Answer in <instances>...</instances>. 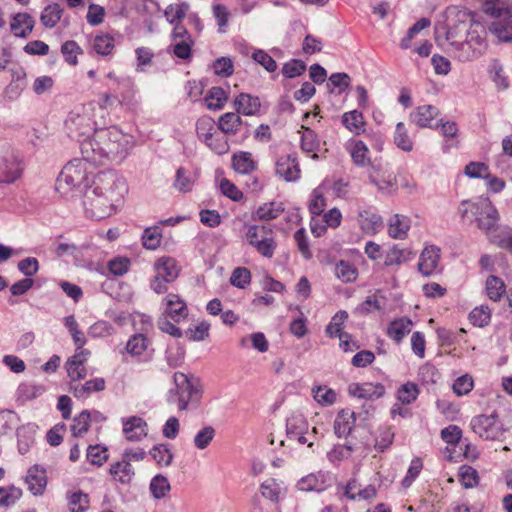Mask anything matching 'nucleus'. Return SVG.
Segmentation results:
<instances>
[{"instance_id":"1","label":"nucleus","mask_w":512,"mask_h":512,"mask_svg":"<svg viewBox=\"0 0 512 512\" xmlns=\"http://www.w3.org/2000/svg\"><path fill=\"white\" fill-rule=\"evenodd\" d=\"M133 147L132 136L115 126L99 129L92 137L80 141L81 159L90 166L104 165L108 161L121 162Z\"/></svg>"},{"instance_id":"2","label":"nucleus","mask_w":512,"mask_h":512,"mask_svg":"<svg viewBox=\"0 0 512 512\" xmlns=\"http://www.w3.org/2000/svg\"><path fill=\"white\" fill-rule=\"evenodd\" d=\"M127 192L125 180L108 171L97 174L93 187L86 189L83 205L86 215L95 220L111 216Z\"/></svg>"},{"instance_id":"3","label":"nucleus","mask_w":512,"mask_h":512,"mask_svg":"<svg viewBox=\"0 0 512 512\" xmlns=\"http://www.w3.org/2000/svg\"><path fill=\"white\" fill-rule=\"evenodd\" d=\"M173 382L174 387L166 395L167 403L176 405L179 412L197 409L203 396L200 380L192 375L175 372Z\"/></svg>"},{"instance_id":"4","label":"nucleus","mask_w":512,"mask_h":512,"mask_svg":"<svg viewBox=\"0 0 512 512\" xmlns=\"http://www.w3.org/2000/svg\"><path fill=\"white\" fill-rule=\"evenodd\" d=\"M104 124L103 111L93 102L83 105L80 110L70 112L65 120L66 131L71 138L90 137V133L102 129L100 126Z\"/></svg>"},{"instance_id":"5","label":"nucleus","mask_w":512,"mask_h":512,"mask_svg":"<svg viewBox=\"0 0 512 512\" xmlns=\"http://www.w3.org/2000/svg\"><path fill=\"white\" fill-rule=\"evenodd\" d=\"M482 11L493 18L489 24L490 32L499 41L512 42V13L509 0H479Z\"/></svg>"},{"instance_id":"6","label":"nucleus","mask_w":512,"mask_h":512,"mask_svg":"<svg viewBox=\"0 0 512 512\" xmlns=\"http://www.w3.org/2000/svg\"><path fill=\"white\" fill-rule=\"evenodd\" d=\"M91 175H93L92 166L81 158H75L68 162L60 172L57 178V189H62L64 185L71 189L82 186L88 189Z\"/></svg>"},{"instance_id":"7","label":"nucleus","mask_w":512,"mask_h":512,"mask_svg":"<svg viewBox=\"0 0 512 512\" xmlns=\"http://www.w3.org/2000/svg\"><path fill=\"white\" fill-rule=\"evenodd\" d=\"M246 239L250 246L266 258H272L277 243L273 237V231L264 225H249L247 226Z\"/></svg>"},{"instance_id":"8","label":"nucleus","mask_w":512,"mask_h":512,"mask_svg":"<svg viewBox=\"0 0 512 512\" xmlns=\"http://www.w3.org/2000/svg\"><path fill=\"white\" fill-rule=\"evenodd\" d=\"M470 427L483 440H499L505 433L496 413L474 416L470 421Z\"/></svg>"},{"instance_id":"9","label":"nucleus","mask_w":512,"mask_h":512,"mask_svg":"<svg viewBox=\"0 0 512 512\" xmlns=\"http://www.w3.org/2000/svg\"><path fill=\"white\" fill-rule=\"evenodd\" d=\"M470 207L471 216L475 218L479 229L487 233L495 229L499 220V214L490 201L480 200L475 204H470Z\"/></svg>"},{"instance_id":"10","label":"nucleus","mask_w":512,"mask_h":512,"mask_svg":"<svg viewBox=\"0 0 512 512\" xmlns=\"http://www.w3.org/2000/svg\"><path fill=\"white\" fill-rule=\"evenodd\" d=\"M309 423L304 415L300 413H293L286 419V435L290 440H296L299 444H306L312 447L314 442L310 440Z\"/></svg>"},{"instance_id":"11","label":"nucleus","mask_w":512,"mask_h":512,"mask_svg":"<svg viewBox=\"0 0 512 512\" xmlns=\"http://www.w3.org/2000/svg\"><path fill=\"white\" fill-rule=\"evenodd\" d=\"M347 318L348 313L344 310H341L332 317L331 322L326 327V333L329 337L339 338L340 346L343 348L344 352L351 350V335L346 332H342V326Z\"/></svg>"},{"instance_id":"12","label":"nucleus","mask_w":512,"mask_h":512,"mask_svg":"<svg viewBox=\"0 0 512 512\" xmlns=\"http://www.w3.org/2000/svg\"><path fill=\"white\" fill-rule=\"evenodd\" d=\"M121 422L123 425V433L128 441L137 442L147 436L148 425L141 417H124L121 419Z\"/></svg>"},{"instance_id":"13","label":"nucleus","mask_w":512,"mask_h":512,"mask_svg":"<svg viewBox=\"0 0 512 512\" xmlns=\"http://www.w3.org/2000/svg\"><path fill=\"white\" fill-rule=\"evenodd\" d=\"M447 40L450 41L451 46H453L455 49L457 58L462 62L471 61L482 55L480 52V47H475V45H473L468 40H456L452 28L447 31Z\"/></svg>"},{"instance_id":"14","label":"nucleus","mask_w":512,"mask_h":512,"mask_svg":"<svg viewBox=\"0 0 512 512\" xmlns=\"http://www.w3.org/2000/svg\"><path fill=\"white\" fill-rule=\"evenodd\" d=\"M25 482L27 484L28 490L34 496H41L47 486L45 469L41 468L39 465L30 467L27 471Z\"/></svg>"},{"instance_id":"15","label":"nucleus","mask_w":512,"mask_h":512,"mask_svg":"<svg viewBox=\"0 0 512 512\" xmlns=\"http://www.w3.org/2000/svg\"><path fill=\"white\" fill-rule=\"evenodd\" d=\"M260 493L263 498L270 501L277 508L278 503L286 494V488L282 481L268 478L260 484Z\"/></svg>"},{"instance_id":"16","label":"nucleus","mask_w":512,"mask_h":512,"mask_svg":"<svg viewBox=\"0 0 512 512\" xmlns=\"http://www.w3.org/2000/svg\"><path fill=\"white\" fill-rule=\"evenodd\" d=\"M276 174L287 182L298 180L300 168L296 158L291 155L279 157L276 162Z\"/></svg>"},{"instance_id":"17","label":"nucleus","mask_w":512,"mask_h":512,"mask_svg":"<svg viewBox=\"0 0 512 512\" xmlns=\"http://www.w3.org/2000/svg\"><path fill=\"white\" fill-rule=\"evenodd\" d=\"M440 260V249L436 246H427L422 251L418 263V269L424 276H430L436 272Z\"/></svg>"},{"instance_id":"18","label":"nucleus","mask_w":512,"mask_h":512,"mask_svg":"<svg viewBox=\"0 0 512 512\" xmlns=\"http://www.w3.org/2000/svg\"><path fill=\"white\" fill-rule=\"evenodd\" d=\"M46 391L47 388L43 384L25 381L20 383L16 389V401L20 404H25L42 396Z\"/></svg>"},{"instance_id":"19","label":"nucleus","mask_w":512,"mask_h":512,"mask_svg":"<svg viewBox=\"0 0 512 512\" xmlns=\"http://www.w3.org/2000/svg\"><path fill=\"white\" fill-rule=\"evenodd\" d=\"M87 354H72L64 367L71 381H78L87 376Z\"/></svg>"},{"instance_id":"20","label":"nucleus","mask_w":512,"mask_h":512,"mask_svg":"<svg viewBox=\"0 0 512 512\" xmlns=\"http://www.w3.org/2000/svg\"><path fill=\"white\" fill-rule=\"evenodd\" d=\"M439 115V110L433 105H422L410 114V121L418 127L434 128L433 121Z\"/></svg>"},{"instance_id":"21","label":"nucleus","mask_w":512,"mask_h":512,"mask_svg":"<svg viewBox=\"0 0 512 512\" xmlns=\"http://www.w3.org/2000/svg\"><path fill=\"white\" fill-rule=\"evenodd\" d=\"M34 19L27 13H17L13 16L10 29L14 36L26 38L34 28Z\"/></svg>"},{"instance_id":"22","label":"nucleus","mask_w":512,"mask_h":512,"mask_svg":"<svg viewBox=\"0 0 512 512\" xmlns=\"http://www.w3.org/2000/svg\"><path fill=\"white\" fill-rule=\"evenodd\" d=\"M356 421V415L349 410H341L334 421V432L338 438L347 437Z\"/></svg>"},{"instance_id":"23","label":"nucleus","mask_w":512,"mask_h":512,"mask_svg":"<svg viewBox=\"0 0 512 512\" xmlns=\"http://www.w3.org/2000/svg\"><path fill=\"white\" fill-rule=\"evenodd\" d=\"M166 301V314L175 322H179L188 315V308L186 303L179 298L176 294H168L165 298Z\"/></svg>"},{"instance_id":"24","label":"nucleus","mask_w":512,"mask_h":512,"mask_svg":"<svg viewBox=\"0 0 512 512\" xmlns=\"http://www.w3.org/2000/svg\"><path fill=\"white\" fill-rule=\"evenodd\" d=\"M37 425L28 423L17 429L18 451L20 454H26L35 441Z\"/></svg>"},{"instance_id":"25","label":"nucleus","mask_w":512,"mask_h":512,"mask_svg":"<svg viewBox=\"0 0 512 512\" xmlns=\"http://www.w3.org/2000/svg\"><path fill=\"white\" fill-rule=\"evenodd\" d=\"M412 328V320L405 316L391 321L387 328V334L391 339L399 343L411 332Z\"/></svg>"},{"instance_id":"26","label":"nucleus","mask_w":512,"mask_h":512,"mask_svg":"<svg viewBox=\"0 0 512 512\" xmlns=\"http://www.w3.org/2000/svg\"><path fill=\"white\" fill-rule=\"evenodd\" d=\"M384 391L385 389L381 384H353L349 387V393L351 395L364 399H378L384 394Z\"/></svg>"},{"instance_id":"27","label":"nucleus","mask_w":512,"mask_h":512,"mask_svg":"<svg viewBox=\"0 0 512 512\" xmlns=\"http://www.w3.org/2000/svg\"><path fill=\"white\" fill-rule=\"evenodd\" d=\"M284 210L282 202H268L261 205L252 215V218L258 221H270L279 217Z\"/></svg>"},{"instance_id":"28","label":"nucleus","mask_w":512,"mask_h":512,"mask_svg":"<svg viewBox=\"0 0 512 512\" xmlns=\"http://www.w3.org/2000/svg\"><path fill=\"white\" fill-rule=\"evenodd\" d=\"M237 113L247 116L255 115L260 110V100L258 97L241 93L234 102Z\"/></svg>"},{"instance_id":"29","label":"nucleus","mask_w":512,"mask_h":512,"mask_svg":"<svg viewBox=\"0 0 512 512\" xmlns=\"http://www.w3.org/2000/svg\"><path fill=\"white\" fill-rule=\"evenodd\" d=\"M110 474L115 481L121 484H129L134 478L135 472L131 463L122 459L111 465Z\"/></svg>"},{"instance_id":"30","label":"nucleus","mask_w":512,"mask_h":512,"mask_svg":"<svg viewBox=\"0 0 512 512\" xmlns=\"http://www.w3.org/2000/svg\"><path fill=\"white\" fill-rule=\"evenodd\" d=\"M327 484L323 474H309L302 477L297 482V488L304 492H322L326 489Z\"/></svg>"},{"instance_id":"31","label":"nucleus","mask_w":512,"mask_h":512,"mask_svg":"<svg viewBox=\"0 0 512 512\" xmlns=\"http://www.w3.org/2000/svg\"><path fill=\"white\" fill-rule=\"evenodd\" d=\"M470 16L472 24L469 29H465L466 40L475 45V47H480V52L483 53L486 48L485 27L474 20V14H470Z\"/></svg>"},{"instance_id":"32","label":"nucleus","mask_w":512,"mask_h":512,"mask_svg":"<svg viewBox=\"0 0 512 512\" xmlns=\"http://www.w3.org/2000/svg\"><path fill=\"white\" fill-rule=\"evenodd\" d=\"M156 274L165 278L166 281H174L179 274L176 261L171 257H162L154 265Z\"/></svg>"},{"instance_id":"33","label":"nucleus","mask_w":512,"mask_h":512,"mask_svg":"<svg viewBox=\"0 0 512 512\" xmlns=\"http://www.w3.org/2000/svg\"><path fill=\"white\" fill-rule=\"evenodd\" d=\"M232 167L237 173L249 174L256 169V163L250 152H239L232 157Z\"/></svg>"},{"instance_id":"34","label":"nucleus","mask_w":512,"mask_h":512,"mask_svg":"<svg viewBox=\"0 0 512 512\" xmlns=\"http://www.w3.org/2000/svg\"><path fill=\"white\" fill-rule=\"evenodd\" d=\"M410 228L409 219L395 214L389 221L388 234L395 239H403Z\"/></svg>"},{"instance_id":"35","label":"nucleus","mask_w":512,"mask_h":512,"mask_svg":"<svg viewBox=\"0 0 512 512\" xmlns=\"http://www.w3.org/2000/svg\"><path fill=\"white\" fill-rule=\"evenodd\" d=\"M343 125L353 134L359 135L364 131V118L363 114L358 110L346 112L342 116Z\"/></svg>"},{"instance_id":"36","label":"nucleus","mask_w":512,"mask_h":512,"mask_svg":"<svg viewBox=\"0 0 512 512\" xmlns=\"http://www.w3.org/2000/svg\"><path fill=\"white\" fill-rule=\"evenodd\" d=\"M242 124V120L238 113L228 112L223 114L218 120V128L221 130L223 134H236L240 126Z\"/></svg>"},{"instance_id":"37","label":"nucleus","mask_w":512,"mask_h":512,"mask_svg":"<svg viewBox=\"0 0 512 512\" xmlns=\"http://www.w3.org/2000/svg\"><path fill=\"white\" fill-rule=\"evenodd\" d=\"M359 218L361 228L366 233H377L381 229L383 224L381 216L372 211L364 210L360 212Z\"/></svg>"},{"instance_id":"38","label":"nucleus","mask_w":512,"mask_h":512,"mask_svg":"<svg viewBox=\"0 0 512 512\" xmlns=\"http://www.w3.org/2000/svg\"><path fill=\"white\" fill-rule=\"evenodd\" d=\"M413 256L414 254L409 249H400L397 245H395L387 252L384 265L387 267L401 265L411 260Z\"/></svg>"},{"instance_id":"39","label":"nucleus","mask_w":512,"mask_h":512,"mask_svg":"<svg viewBox=\"0 0 512 512\" xmlns=\"http://www.w3.org/2000/svg\"><path fill=\"white\" fill-rule=\"evenodd\" d=\"M206 107L210 110L222 109L227 101V93L221 87H212L204 98Z\"/></svg>"},{"instance_id":"40","label":"nucleus","mask_w":512,"mask_h":512,"mask_svg":"<svg viewBox=\"0 0 512 512\" xmlns=\"http://www.w3.org/2000/svg\"><path fill=\"white\" fill-rule=\"evenodd\" d=\"M149 490L153 498L159 500L166 497V495L171 490V485L167 477L162 474H157L151 479Z\"/></svg>"},{"instance_id":"41","label":"nucleus","mask_w":512,"mask_h":512,"mask_svg":"<svg viewBox=\"0 0 512 512\" xmlns=\"http://www.w3.org/2000/svg\"><path fill=\"white\" fill-rule=\"evenodd\" d=\"M394 144L401 150L405 152H410L413 150L414 143L411 137L408 135L407 128L403 122H398L396 124L395 133H394Z\"/></svg>"},{"instance_id":"42","label":"nucleus","mask_w":512,"mask_h":512,"mask_svg":"<svg viewBox=\"0 0 512 512\" xmlns=\"http://www.w3.org/2000/svg\"><path fill=\"white\" fill-rule=\"evenodd\" d=\"M62 8L59 4L53 3L44 8L41 13V23L47 28H53L59 22L62 16Z\"/></svg>"},{"instance_id":"43","label":"nucleus","mask_w":512,"mask_h":512,"mask_svg":"<svg viewBox=\"0 0 512 512\" xmlns=\"http://www.w3.org/2000/svg\"><path fill=\"white\" fill-rule=\"evenodd\" d=\"M149 454L159 466L168 467L173 460V453L168 444L154 445L149 451Z\"/></svg>"},{"instance_id":"44","label":"nucleus","mask_w":512,"mask_h":512,"mask_svg":"<svg viewBox=\"0 0 512 512\" xmlns=\"http://www.w3.org/2000/svg\"><path fill=\"white\" fill-rule=\"evenodd\" d=\"M204 143L216 154L223 155L229 151L228 139L222 132L214 131Z\"/></svg>"},{"instance_id":"45","label":"nucleus","mask_w":512,"mask_h":512,"mask_svg":"<svg viewBox=\"0 0 512 512\" xmlns=\"http://www.w3.org/2000/svg\"><path fill=\"white\" fill-rule=\"evenodd\" d=\"M395 433L393 429L389 426H381L377 430V434L375 437L374 448L378 452H384L387 450L393 443Z\"/></svg>"},{"instance_id":"46","label":"nucleus","mask_w":512,"mask_h":512,"mask_svg":"<svg viewBox=\"0 0 512 512\" xmlns=\"http://www.w3.org/2000/svg\"><path fill=\"white\" fill-rule=\"evenodd\" d=\"M351 145L350 154L353 163L360 167L368 165L370 163L368 157L369 150L365 143L361 140H356Z\"/></svg>"},{"instance_id":"47","label":"nucleus","mask_w":512,"mask_h":512,"mask_svg":"<svg viewBox=\"0 0 512 512\" xmlns=\"http://www.w3.org/2000/svg\"><path fill=\"white\" fill-rule=\"evenodd\" d=\"M312 395L315 401L321 406L333 405L337 398L336 392L326 385L313 387Z\"/></svg>"},{"instance_id":"48","label":"nucleus","mask_w":512,"mask_h":512,"mask_svg":"<svg viewBox=\"0 0 512 512\" xmlns=\"http://www.w3.org/2000/svg\"><path fill=\"white\" fill-rule=\"evenodd\" d=\"M68 506L71 512H85L89 507V496L82 491L67 494Z\"/></svg>"},{"instance_id":"49","label":"nucleus","mask_w":512,"mask_h":512,"mask_svg":"<svg viewBox=\"0 0 512 512\" xmlns=\"http://www.w3.org/2000/svg\"><path fill=\"white\" fill-rule=\"evenodd\" d=\"M215 435L216 430L214 427L205 425L194 435L193 444L198 450H204L213 441Z\"/></svg>"},{"instance_id":"50","label":"nucleus","mask_w":512,"mask_h":512,"mask_svg":"<svg viewBox=\"0 0 512 512\" xmlns=\"http://www.w3.org/2000/svg\"><path fill=\"white\" fill-rule=\"evenodd\" d=\"M486 291L489 299L497 302L505 293V284L499 277L491 275L486 280Z\"/></svg>"},{"instance_id":"51","label":"nucleus","mask_w":512,"mask_h":512,"mask_svg":"<svg viewBox=\"0 0 512 512\" xmlns=\"http://www.w3.org/2000/svg\"><path fill=\"white\" fill-rule=\"evenodd\" d=\"M354 449L351 444H337L327 453V458L333 465H338L341 461L348 459Z\"/></svg>"},{"instance_id":"52","label":"nucleus","mask_w":512,"mask_h":512,"mask_svg":"<svg viewBox=\"0 0 512 512\" xmlns=\"http://www.w3.org/2000/svg\"><path fill=\"white\" fill-rule=\"evenodd\" d=\"M357 274V269L348 261L341 260L336 264L335 275L344 283L355 281Z\"/></svg>"},{"instance_id":"53","label":"nucleus","mask_w":512,"mask_h":512,"mask_svg":"<svg viewBox=\"0 0 512 512\" xmlns=\"http://www.w3.org/2000/svg\"><path fill=\"white\" fill-rule=\"evenodd\" d=\"M194 185V181L192 179L191 173L183 167H180L176 171L174 188L182 193H187L192 190Z\"/></svg>"},{"instance_id":"54","label":"nucleus","mask_w":512,"mask_h":512,"mask_svg":"<svg viewBox=\"0 0 512 512\" xmlns=\"http://www.w3.org/2000/svg\"><path fill=\"white\" fill-rule=\"evenodd\" d=\"M22 496V490L14 485L0 487V507H9Z\"/></svg>"},{"instance_id":"55","label":"nucleus","mask_w":512,"mask_h":512,"mask_svg":"<svg viewBox=\"0 0 512 512\" xmlns=\"http://www.w3.org/2000/svg\"><path fill=\"white\" fill-rule=\"evenodd\" d=\"M90 423L88 410H83L73 418L72 435L75 437L83 436L88 431Z\"/></svg>"},{"instance_id":"56","label":"nucleus","mask_w":512,"mask_h":512,"mask_svg":"<svg viewBox=\"0 0 512 512\" xmlns=\"http://www.w3.org/2000/svg\"><path fill=\"white\" fill-rule=\"evenodd\" d=\"M188 9L189 4L186 2L170 4L166 7L164 15L169 23L174 24L175 22H180L185 17Z\"/></svg>"},{"instance_id":"57","label":"nucleus","mask_w":512,"mask_h":512,"mask_svg":"<svg viewBox=\"0 0 512 512\" xmlns=\"http://www.w3.org/2000/svg\"><path fill=\"white\" fill-rule=\"evenodd\" d=\"M469 318L473 325L484 327L491 320V310L487 305H481L470 312Z\"/></svg>"},{"instance_id":"58","label":"nucleus","mask_w":512,"mask_h":512,"mask_svg":"<svg viewBox=\"0 0 512 512\" xmlns=\"http://www.w3.org/2000/svg\"><path fill=\"white\" fill-rule=\"evenodd\" d=\"M419 390L416 384L408 382L397 391V399L404 405H409L417 399Z\"/></svg>"},{"instance_id":"59","label":"nucleus","mask_w":512,"mask_h":512,"mask_svg":"<svg viewBox=\"0 0 512 512\" xmlns=\"http://www.w3.org/2000/svg\"><path fill=\"white\" fill-rule=\"evenodd\" d=\"M162 239L161 230L158 227H149L144 230L143 246L149 250H155L160 246Z\"/></svg>"},{"instance_id":"60","label":"nucleus","mask_w":512,"mask_h":512,"mask_svg":"<svg viewBox=\"0 0 512 512\" xmlns=\"http://www.w3.org/2000/svg\"><path fill=\"white\" fill-rule=\"evenodd\" d=\"M93 49L99 55H109L114 49V39L110 35H97L93 41Z\"/></svg>"},{"instance_id":"61","label":"nucleus","mask_w":512,"mask_h":512,"mask_svg":"<svg viewBox=\"0 0 512 512\" xmlns=\"http://www.w3.org/2000/svg\"><path fill=\"white\" fill-rule=\"evenodd\" d=\"M251 282V272L245 267H237L233 270L230 283L239 289H245Z\"/></svg>"},{"instance_id":"62","label":"nucleus","mask_w":512,"mask_h":512,"mask_svg":"<svg viewBox=\"0 0 512 512\" xmlns=\"http://www.w3.org/2000/svg\"><path fill=\"white\" fill-rule=\"evenodd\" d=\"M431 24L428 18H421L414 23L407 31V35L401 40L400 46L402 49L410 47L411 40L423 29L429 27Z\"/></svg>"},{"instance_id":"63","label":"nucleus","mask_w":512,"mask_h":512,"mask_svg":"<svg viewBox=\"0 0 512 512\" xmlns=\"http://www.w3.org/2000/svg\"><path fill=\"white\" fill-rule=\"evenodd\" d=\"M491 240L500 248L512 252V229L502 228L500 230H495L491 236Z\"/></svg>"},{"instance_id":"64","label":"nucleus","mask_w":512,"mask_h":512,"mask_svg":"<svg viewBox=\"0 0 512 512\" xmlns=\"http://www.w3.org/2000/svg\"><path fill=\"white\" fill-rule=\"evenodd\" d=\"M61 52L64 56L65 61L69 65L74 66L78 63L77 55L82 53V49L76 41L69 40L62 44Z\"/></svg>"}]
</instances>
